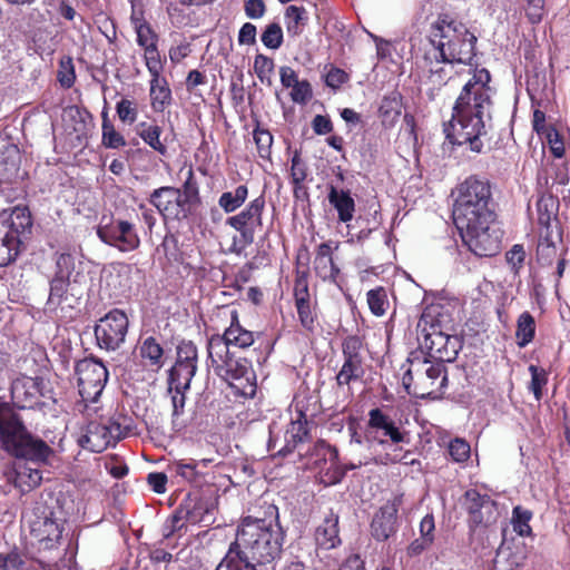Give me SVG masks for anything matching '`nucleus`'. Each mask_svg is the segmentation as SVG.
<instances>
[{
    "instance_id": "f257e3e1",
    "label": "nucleus",
    "mask_w": 570,
    "mask_h": 570,
    "mask_svg": "<svg viewBox=\"0 0 570 570\" xmlns=\"http://www.w3.org/2000/svg\"><path fill=\"white\" fill-rule=\"evenodd\" d=\"M495 217L488 179L469 176L458 185L453 219L463 243L479 257H491L500 250L502 232Z\"/></svg>"
},
{
    "instance_id": "f03ea898",
    "label": "nucleus",
    "mask_w": 570,
    "mask_h": 570,
    "mask_svg": "<svg viewBox=\"0 0 570 570\" xmlns=\"http://www.w3.org/2000/svg\"><path fill=\"white\" fill-rule=\"evenodd\" d=\"M490 72L482 68L475 70L472 78L463 86L455 105L451 120L452 134L446 137L453 144L469 145L471 151L481 153L482 137L491 120L492 89Z\"/></svg>"
},
{
    "instance_id": "7ed1b4c3",
    "label": "nucleus",
    "mask_w": 570,
    "mask_h": 570,
    "mask_svg": "<svg viewBox=\"0 0 570 570\" xmlns=\"http://www.w3.org/2000/svg\"><path fill=\"white\" fill-rule=\"evenodd\" d=\"M429 42L432 50L425 60L431 63H468L475 55L476 37L448 13L439 14L431 24Z\"/></svg>"
},
{
    "instance_id": "20e7f679",
    "label": "nucleus",
    "mask_w": 570,
    "mask_h": 570,
    "mask_svg": "<svg viewBox=\"0 0 570 570\" xmlns=\"http://www.w3.org/2000/svg\"><path fill=\"white\" fill-rule=\"evenodd\" d=\"M282 546L283 533L276 522L252 517L242 520L236 540L230 544L245 558L263 568H274L275 560L281 556Z\"/></svg>"
},
{
    "instance_id": "39448f33",
    "label": "nucleus",
    "mask_w": 570,
    "mask_h": 570,
    "mask_svg": "<svg viewBox=\"0 0 570 570\" xmlns=\"http://www.w3.org/2000/svg\"><path fill=\"white\" fill-rule=\"evenodd\" d=\"M208 360L215 374L226 381L239 395L255 393V374L250 362L237 355V351H228L224 343L207 346Z\"/></svg>"
},
{
    "instance_id": "423d86ee",
    "label": "nucleus",
    "mask_w": 570,
    "mask_h": 570,
    "mask_svg": "<svg viewBox=\"0 0 570 570\" xmlns=\"http://www.w3.org/2000/svg\"><path fill=\"white\" fill-rule=\"evenodd\" d=\"M409 363L410 366L402 377L406 392L420 399L439 397L448 382L444 364L425 357L410 358Z\"/></svg>"
},
{
    "instance_id": "0eeeda50",
    "label": "nucleus",
    "mask_w": 570,
    "mask_h": 570,
    "mask_svg": "<svg viewBox=\"0 0 570 570\" xmlns=\"http://www.w3.org/2000/svg\"><path fill=\"white\" fill-rule=\"evenodd\" d=\"M0 440L8 453L31 463L45 462L52 452L43 440L27 431L18 415L0 430Z\"/></svg>"
},
{
    "instance_id": "6e6552de",
    "label": "nucleus",
    "mask_w": 570,
    "mask_h": 570,
    "mask_svg": "<svg viewBox=\"0 0 570 570\" xmlns=\"http://www.w3.org/2000/svg\"><path fill=\"white\" fill-rule=\"evenodd\" d=\"M32 222L26 208L16 207L0 219V266H8L19 254L22 237L30 234Z\"/></svg>"
},
{
    "instance_id": "1a4fd4ad",
    "label": "nucleus",
    "mask_w": 570,
    "mask_h": 570,
    "mask_svg": "<svg viewBox=\"0 0 570 570\" xmlns=\"http://www.w3.org/2000/svg\"><path fill=\"white\" fill-rule=\"evenodd\" d=\"M65 518L60 512L38 508L30 521V535L39 551L58 549L65 531Z\"/></svg>"
},
{
    "instance_id": "9d476101",
    "label": "nucleus",
    "mask_w": 570,
    "mask_h": 570,
    "mask_svg": "<svg viewBox=\"0 0 570 570\" xmlns=\"http://www.w3.org/2000/svg\"><path fill=\"white\" fill-rule=\"evenodd\" d=\"M265 208V199L259 196L253 199L240 213L227 218L226 224L237 232L239 236L233 238L230 253L242 254L254 242L255 228L262 227V215Z\"/></svg>"
},
{
    "instance_id": "9b49d317",
    "label": "nucleus",
    "mask_w": 570,
    "mask_h": 570,
    "mask_svg": "<svg viewBox=\"0 0 570 570\" xmlns=\"http://www.w3.org/2000/svg\"><path fill=\"white\" fill-rule=\"evenodd\" d=\"M79 394L85 402H97L108 381V371L96 357H86L75 367Z\"/></svg>"
},
{
    "instance_id": "f8f14e48",
    "label": "nucleus",
    "mask_w": 570,
    "mask_h": 570,
    "mask_svg": "<svg viewBox=\"0 0 570 570\" xmlns=\"http://www.w3.org/2000/svg\"><path fill=\"white\" fill-rule=\"evenodd\" d=\"M129 320L125 312L115 308L99 320L95 326V336L100 348L116 351L126 340Z\"/></svg>"
},
{
    "instance_id": "ddd939ff",
    "label": "nucleus",
    "mask_w": 570,
    "mask_h": 570,
    "mask_svg": "<svg viewBox=\"0 0 570 570\" xmlns=\"http://www.w3.org/2000/svg\"><path fill=\"white\" fill-rule=\"evenodd\" d=\"M430 323L431 311H426L422 314L416 324L417 341L421 347L426 348L432 355L441 360H450L449 344H452V352L456 353L459 344L458 337L443 332H429L428 325Z\"/></svg>"
},
{
    "instance_id": "4468645a",
    "label": "nucleus",
    "mask_w": 570,
    "mask_h": 570,
    "mask_svg": "<svg viewBox=\"0 0 570 570\" xmlns=\"http://www.w3.org/2000/svg\"><path fill=\"white\" fill-rule=\"evenodd\" d=\"M462 504L469 514L470 523L474 527H489L499 518L497 503L488 494H481L475 489L465 491Z\"/></svg>"
},
{
    "instance_id": "2eb2a0df",
    "label": "nucleus",
    "mask_w": 570,
    "mask_h": 570,
    "mask_svg": "<svg viewBox=\"0 0 570 570\" xmlns=\"http://www.w3.org/2000/svg\"><path fill=\"white\" fill-rule=\"evenodd\" d=\"M366 429L368 436L375 440L379 445H385L389 441L399 444L405 441L406 434L402 432L394 421L380 409H372L368 412Z\"/></svg>"
},
{
    "instance_id": "dca6fc26",
    "label": "nucleus",
    "mask_w": 570,
    "mask_h": 570,
    "mask_svg": "<svg viewBox=\"0 0 570 570\" xmlns=\"http://www.w3.org/2000/svg\"><path fill=\"white\" fill-rule=\"evenodd\" d=\"M121 435V428L118 423L109 425L90 422L87 425L86 433L80 438L79 443L82 448L91 452L100 453L110 444L116 443Z\"/></svg>"
},
{
    "instance_id": "f3484780",
    "label": "nucleus",
    "mask_w": 570,
    "mask_h": 570,
    "mask_svg": "<svg viewBox=\"0 0 570 570\" xmlns=\"http://www.w3.org/2000/svg\"><path fill=\"white\" fill-rule=\"evenodd\" d=\"M98 237L106 244L116 246L120 250H132L139 246V238L134 226L126 220H117L110 225H100Z\"/></svg>"
},
{
    "instance_id": "a211bd4d",
    "label": "nucleus",
    "mask_w": 570,
    "mask_h": 570,
    "mask_svg": "<svg viewBox=\"0 0 570 570\" xmlns=\"http://www.w3.org/2000/svg\"><path fill=\"white\" fill-rule=\"evenodd\" d=\"M401 504L402 495H397L381 507L374 514L371 522V533L375 540L385 541L396 532L397 511Z\"/></svg>"
},
{
    "instance_id": "6ab92c4d",
    "label": "nucleus",
    "mask_w": 570,
    "mask_h": 570,
    "mask_svg": "<svg viewBox=\"0 0 570 570\" xmlns=\"http://www.w3.org/2000/svg\"><path fill=\"white\" fill-rule=\"evenodd\" d=\"M230 325L224 331L222 335H213L207 343V346H213L215 343L223 342L228 351L245 350L252 346L255 342L254 333L244 328L238 322V314L233 311L230 314Z\"/></svg>"
},
{
    "instance_id": "aec40b11",
    "label": "nucleus",
    "mask_w": 570,
    "mask_h": 570,
    "mask_svg": "<svg viewBox=\"0 0 570 570\" xmlns=\"http://www.w3.org/2000/svg\"><path fill=\"white\" fill-rule=\"evenodd\" d=\"M174 199V216L173 219L181 220L189 217L195 209V207L199 204V191L198 185L194 179V173L189 168L187 170V178L183 184L181 188H175Z\"/></svg>"
},
{
    "instance_id": "412c9836",
    "label": "nucleus",
    "mask_w": 570,
    "mask_h": 570,
    "mask_svg": "<svg viewBox=\"0 0 570 570\" xmlns=\"http://www.w3.org/2000/svg\"><path fill=\"white\" fill-rule=\"evenodd\" d=\"M213 504L200 499H187L171 517V532L180 531L186 522L204 521L203 515H212Z\"/></svg>"
},
{
    "instance_id": "4be33fe9",
    "label": "nucleus",
    "mask_w": 570,
    "mask_h": 570,
    "mask_svg": "<svg viewBox=\"0 0 570 570\" xmlns=\"http://www.w3.org/2000/svg\"><path fill=\"white\" fill-rule=\"evenodd\" d=\"M350 431L352 432L350 450L355 460L346 465V469L353 470L374 461V449H376L379 444L375 440L370 439L366 428L363 434L358 433L353 428H350Z\"/></svg>"
},
{
    "instance_id": "5701e85b",
    "label": "nucleus",
    "mask_w": 570,
    "mask_h": 570,
    "mask_svg": "<svg viewBox=\"0 0 570 570\" xmlns=\"http://www.w3.org/2000/svg\"><path fill=\"white\" fill-rule=\"evenodd\" d=\"M11 395L17 406L31 407L40 395L39 382L28 376L17 379L11 385Z\"/></svg>"
},
{
    "instance_id": "b1692460",
    "label": "nucleus",
    "mask_w": 570,
    "mask_h": 570,
    "mask_svg": "<svg viewBox=\"0 0 570 570\" xmlns=\"http://www.w3.org/2000/svg\"><path fill=\"white\" fill-rule=\"evenodd\" d=\"M306 417L302 412H298L297 419L292 420L288 424L285 434V444L277 449V454L286 456L292 453L297 444L302 443L307 438Z\"/></svg>"
},
{
    "instance_id": "393cba45",
    "label": "nucleus",
    "mask_w": 570,
    "mask_h": 570,
    "mask_svg": "<svg viewBox=\"0 0 570 570\" xmlns=\"http://www.w3.org/2000/svg\"><path fill=\"white\" fill-rule=\"evenodd\" d=\"M316 544L325 550L336 548L341 543L338 535V517L330 513L315 531Z\"/></svg>"
},
{
    "instance_id": "a878e982",
    "label": "nucleus",
    "mask_w": 570,
    "mask_h": 570,
    "mask_svg": "<svg viewBox=\"0 0 570 570\" xmlns=\"http://www.w3.org/2000/svg\"><path fill=\"white\" fill-rule=\"evenodd\" d=\"M8 478L9 480L12 479L14 487L22 493L30 492L32 489L40 485L42 480L41 472L28 463H19L16 465Z\"/></svg>"
},
{
    "instance_id": "bb28decb",
    "label": "nucleus",
    "mask_w": 570,
    "mask_h": 570,
    "mask_svg": "<svg viewBox=\"0 0 570 570\" xmlns=\"http://www.w3.org/2000/svg\"><path fill=\"white\" fill-rule=\"evenodd\" d=\"M55 275L61 276L78 285L86 283L82 263L77 262L76 257L69 253H61L57 256Z\"/></svg>"
},
{
    "instance_id": "cd10ccee",
    "label": "nucleus",
    "mask_w": 570,
    "mask_h": 570,
    "mask_svg": "<svg viewBox=\"0 0 570 570\" xmlns=\"http://www.w3.org/2000/svg\"><path fill=\"white\" fill-rule=\"evenodd\" d=\"M328 202L336 209L338 220L348 223L353 219L355 213V202L350 190L337 189L331 185L328 190Z\"/></svg>"
},
{
    "instance_id": "c85d7f7f",
    "label": "nucleus",
    "mask_w": 570,
    "mask_h": 570,
    "mask_svg": "<svg viewBox=\"0 0 570 570\" xmlns=\"http://www.w3.org/2000/svg\"><path fill=\"white\" fill-rule=\"evenodd\" d=\"M314 269L317 276L324 281H335L340 273V269L333 262L332 247L328 243H322L317 246Z\"/></svg>"
},
{
    "instance_id": "c756f323",
    "label": "nucleus",
    "mask_w": 570,
    "mask_h": 570,
    "mask_svg": "<svg viewBox=\"0 0 570 570\" xmlns=\"http://www.w3.org/2000/svg\"><path fill=\"white\" fill-rule=\"evenodd\" d=\"M215 570H274V568L258 567L256 562L245 558L237 549L229 547L226 556Z\"/></svg>"
},
{
    "instance_id": "7c9ffc66",
    "label": "nucleus",
    "mask_w": 570,
    "mask_h": 570,
    "mask_svg": "<svg viewBox=\"0 0 570 570\" xmlns=\"http://www.w3.org/2000/svg\"><path fill=\"white\" fill-rule=\"evenodd\" d=\"M151 107L157 112H163L171 104V90L165 78L154 77L150 80Z\"/></svg>"
},
{
    "instance_id": "2f4dec72",
    "label": "nucleus",
    "mask_w": 570,
    "mask_h": 570,
    "mask_svg": "<svg viewBox=\"0 0 570 570\" xmlns=\"http://www.w3.org/2000/svg\"><path fill=\"white\" fill-rule=\"evenodd\" d=\"M174 196H175V187L164 186V187L155 189L150 194L149 202L153 206H155L157 208L159 214L165 219H173V216L175 213V212H173V208L175 207L174 199H176Z\"/></svg>"
},
{
    "instance_id": "473e14b6",
    "label": "nucleus",
    "mask_w": 570,
    "mask_h": 570,
    "mask_svg": "<svg viewBox=\"0 0 570 570\" xmlns=\"http://www.w3.org/2000/svg\"><path fill=\"white\" fill-rule=\"evenodd\" d=\"M78 284L55 275L50 282V292L47 305L50 308L60 306L67 299V293L71 291V295L77 289Z\"/></svg>"
},
{
    "instance_id": "72a5a7b5",
    "label": "nucleus",
    "mask_w": 570,
    "mask_h": 570,
    "mask_svg": "<svg viewBox=\"0 0 570 570\" xmlns=\"http://www.w3.org/2000/svg\"><path fill=\"white\" fill-rule=\"evenodd\" d=\"M196 371L197 365L175 363L169 374L170 390L174 387L179 392L189 389Z\"/></svg>"
},
{
    "instance_id": "f704fd0d",
    "label": "nucleus",
    "mask_w": 570,
    "mask_h": 570,
    "mask_svg": "<svg viewBox=\"0 0 570 570\" xmlns=\"http://www.w3.org/2000/svg\"><path fill=\"white\" fill-rule=\"evenodd\" d=\"M131 23L137 35V43L142 49L157 46L158 36L147 21L134 12L131 16Z\"/></svg>"
},
{
    "instance_id": "c9c22d12",
    "label": "nucleus",
    "mask_w": 570,
    "mask_h": 570,
    "mask_svg": "<svg viewBox=\"0 0 570 570\" xmlns=\"http://www.w3.org/2000/svg\"><path fill=\"white\" fill-rule=\"evenodd\" d=\"M137 135L160 155L167 153V147L160 141L161 128L157 125L140 122L136 127Z\"/></svg>"
},
{
    "instance_id": "e433bc0d",
    "label": "nucleus",
    "mask_w": 570,
    "mask_h": 570,
    "mask_svg": "<svg viewBox=\"0 0 570 570\" xmlns=\"http://www.w3.org/2000/svg\"><path fill=\"white\" fill-rule=\"evenodd\" d=\"M248 188L245 185L237 186L232 191H225L219 196L218 205L227 214L234 213L246 202Z\"/></svg>"
},
{
    "instance_id": "4c0bfd02",
    "label": "nucleus",
    "mask_w": 570,
    "mask_h": 570,
    "mask_svg": "<svg viewBox=\"0 0 570 570\" xmlns=\"http://www.w3.org/2000/svg\"><path fill=\"white\" fill-rule=\"evenodd\" d=\"M139 355L148 365L160 368L163 366L164 350L153 336L145 338L139 345Z\"/></svg>"
},
{
    "instance_id": "58836bf2",
    "label": "nucleus",
    "mask_w": 570,
    "mask_h": 570,
    "mask_svg": "<svg viewBox=\"0 0 570 570\" xmlns=\"http://www.w3.org/2000/svg\"><path fill=\"white\" fill-rule=\"evenodd\" d=\"M538 223L544 228L543 234H551L550 228L557 227L556 202L552 197L541 198L538 204Z\"/></svg>"
},
{
    "instance_id": "ea45409f",
    "label": "nucleus",
    "mask_w": 570,
    "mask_h": 570,
    "mask_svg": "<svg viewBox=\"0 0 570 570\" xmlns=\"http://www.w3.org/2000/svg\"><path fill=\"white\" fill-rule=\"evenodd\" d=\"M535 321L529 312L520 314L517 321L515 337L520 347L527 346L534 337Z\"/></svg>"
},
{
    "instance_id": "a19ab883",
    "label": "nucleus",
    "mask_w": 570,
    "mask_h": 570,
    "mask_svg": "<svg viewBox=\"0 0 570 570\" xmlns=\"http://www.w3.org/2000/svg\"><path fill=\"white\" fill-rule=\"evenodd\" d=\"M285 18L287 20V32L292 36L301 35L303 27L308 20L306 9L298 6H288L285 11Z\"/></svg>"
},
{
    "instance_id": "79ce46f5",
    "label": "nucleus",
    "mask_w": 570,
    "mask_h": 570,
    "mask_svg": "<svg viewBox=\"0 0 570 570\" xmlns=\"http://www.w3.org/2000/svg\"><path fill=\"white\" fill-rule=\"evenodd\" d=\"M363 374L362 360L344 358L343 366L336 375L337 385H348L351 382L360 380Z\"/></svg>"
},
{
    "instance_id": "37998d69",
    "label": "nucleus",
    "mask_w": 570,
    "mask_h": 570,
    "mask_svg": "<svg viewBox=\"0 0 570 570\" xmlns=\"http://www.w3.org/2000/svg\"><path fill=\"white\" fill-rule=\"evenodd\" d=\"M209 462V460H202L200 463L206 466L207 463ZM199 465V462L195 461V460H189V461H176V462H173L170 465H169V470L170 472L175 473L176 475H179L181 476L183 479L189 481V482H193L195 481L198 475L200 474L197 470Z\"/></svg>"
},
{
    "instance_id": "c03bdc74",
    "label": "nucleus",
    "mask_w": 570,
    "mask_h": 570,
    "mask_svg": "<svg viewBox=\"0 0 570 570\" xmlns=\"http://www.w3.org/2000/svg\"><path fill=\"white\" fill-rule=\"evenodd\" d=\"M367 304L371 312L376 316L385 314L389 301L383 287H377L367 292Z\"/></svg>"
},
{
    "instance_id": "a18cd8bd",
    "label": "nucleus",
    "mask_w": 570,
    "mask_h": 570,
    "mask_svg": "<svg viewBox=\"0 0 570 570\" xmlns=\"http://www.w3.org/2000/svg\"><path fill=\"white\" fill-rule=\"evenodd\" d=\"M531 518V511L525 510L520 505L515 507L512 512L513 530L521 537L530 535L531 527L529 525V521Z\"/></svg>"
},
{
    "instance_id": "49530a36",
    "label": "nucleus",
    "mask_w": 570,
    "mask_h": 570,
    "mask_svg": "<svg viewBox=\"0 0 570 570\" xmlns=\"http://www.w3.org/2000/svg\"><path fill=\"white\" fill-rule=\"evenodd\" d=\"M541 237L542 239L539 242L537 248L538 259L542 264L549 265L557 256V247L553 243L552 234H543V230H541Z\"/></svg>"
},
{
    "instance_id": "de8ad7c7",
    "label": "nucleus",
    "mask_w": 570,
    "mask_h": 570,
    "mask_svg": "<svg viewBox=\"0 0 570 570\" xmlns=\"http://www.w3.org/2000/svg\"><path fill=\"white\" fill-rule=\"evenodd\" d=\"M261 39L264 46L268 49H278L283 43L282 27L276 22L269 23L266 26Z\"/></svg>"
},
{
    "instance_id": "09e8293b",
    "label": "nucleus",
    "mask_w": 570,
    "mask_h": 570,
    "mask_svg": "<svg viewBox=\"0 0 570 570\" xmlns=\"http://www.w3.org/2000/svg\"><path fill=\"white\" fill-rule=\"evenodd\" d=\"M144 59L151 78L161 76L164 65L157 46L144 49Z\"/></svg>"
},
{
    "instance_id": "8fccbe9b",
    "label": "nucleus",
    "mask_w": 570,
    "mask_h": 570,
    "mask_svg": "<svg viewBox=\"0 0 570 570\" xmlns=\"http://www.w3.org/2000/svg\"><path fill=\"white\" fill-rule=\"evenodd\" d=\"M102 144L107 148H119L126 145V140L114 127L110 121H104L102 126Z\"/></svg>"
},
{
    "instance_id": "3c124183",
    "label": "nucleus",
    "mask_w": 570,
    "mask_h": 570,
    "mask_svg": "<svg viewBox=\"0 0 570 570\" xmlns=\"http://www.w3.org/2000/svg\"><path fill=\"white\" fill-rule=\"evenodd\" d=\"M176 363L197 365V347L193 342H181L178 345Z\"/></svg>"
},
{
    "instance_id": "603ef678",
    "label": "nucleus",
    "mask_w": 570,
    "mask_h": 570,
    "mask_svg": "<svg viewBox=\"0 0 570 570\" xmlns=\"http://www.w3.org/2000/svg\"><path fill=\"white\" fill-rule=\"evenodd\" d=\"M529 371L531 372L530 390L533 392L537 401L542 397V387L547 384V373L544 370H539L534 365H530Z\"/></svg>"
},
{
    "instance_id": "864d4df0",
    "label": "nucleus",
    "mask_w": 570,
    "mask_h": 570,
    "mask_svg": "<svg viewBox=\"0 0 570 570\" xmlns=\"http://www.w3.org/2000/svg\"><path fill=\"white\" fill-rule=\"evenodd\" d=\"M541 137L547 140L549 148L556 158H562L564 156V144L556 128L548 129V131Z\"/></svg>"
},
{
    "instance_id": "5fc2aeb1",
    "label": "nucleus",
    "mask_w": 570,
    "mask_h": 570,
    "mask_svg": "<svg viewBox=\"0 0 570 570\" xmlns=\"http://www.w3.org/2000/svg\"><path fill=\"white\" fill-rule=\"evenodd\" d=\"M362 348V341L358 336H347L343 344V355L346 360H362L360 351Z\"/></svg>"
},
{
    "instance_id": "6e6d98bb",
    "label": "nucleus",
    "mask_w": 570,
    "mask_h": 570,
    "mask_svg": "<svg viewBox=\"0 0 570 570\" xmlns=\"http://www.w3.org/2000/svg\"><path fill=\"white\" fill-rule=\"evenodd\" d=\"M254 70L257 77L264 81V79L269 78L274 70V61L272 58L257 55L254 60Z\"/></svg>"
},
{
    "instance_id": "4d7b16f0",
    "label": "nucleus",
    "mask_w": 570,
    "mask_h": 570,
    "mask_svg": "<svg viewBox=\"0 0 570 570\" xmlns=\"http://www.w3.org/2000/svg\"><path fill=\"white\" fill-rule=\"evenodd\" d=\"M75 69L70 58L60 61V68L58 70V80L65 88H70L75 82Z\"/></svg>"
},
{
    "instance_id": "13d9d810",
    "label": "nucleus",
    "mask_w": 570,
    "mask_h": 570,
    "mask_svg": "<svg viewBox=\"0 0 570 570\" xmlns=\"http://www.w3.org/2000/svg\"><path fill=\"white\" fill-rule=\"evenodd\" d=\"M291 98L296 104H306L312 98V87L307 80H302L292 87Z\"/></svg>"
},
{
    "instance_id": "bf43d9fd",
    "label": "nucleus",
    "mask_w": 570,
    "mask_h": 570,
    "mask_svg": "<svg viewBox=\"0 0 570 570\" xmlns=\"http://www.w3.org/2000/svg\"><path fill=\"white\" fill-rule=\"evenodd\" d=\"M254 140L257 145L258 153L262 157H266L269 154L273 136L266 129H255L254 130Z\"/></svg>"
},
{
    "instance_id": "052dcab7",
    "label": "nucleus",
    "mask_w": 570,
    "mask_h": 570,
    "mask_svg": "<svg viewBox=\"0 0 570 570\" xmlns=\"http://www.w3.org/2000/svg\"><path fill=\"white\" fill-rule=\"evenodd\" d=\"M117 115L124 122L132 124L137 118V109L134 102L128 99H121L116 106Z\"/></svg>"
},
{
    "instance_id": "680f3d73",
    "label": "nucleus",
    "mask_w": 570,
    "mask_h": 570,
    "mask_svg": "<svg viewBox=\"0 0 570 570\" xmlns=\"http://www.w3.org/2000/svg\"><path fill=\"white\" fill-rule=\"evenodd\" d=\"M23 563V559L17 550L0 553V570H21Z\"/></svg>"
},
{
    "instance_id": "e2e57ef3",
    "label": "nucleus",
    "mask_w": 570,
    "mask_h": 570,
    "mask_svg": "<svg viewBox=\"0 0 570 570\" xmlns=\"http://www.w3.org/2000/svg\"><path fill=\"white\" fill-rule=\"evenodd\" d=\"M527 3L525 14L533 24L539 23L544 14V0H523Z\"/></svg>"
},
{
    "instance_id": "0e129e2a",
    "label": "nucleus",
    "mask_w": 570,
    "mask_h": 570,
    "mask_svg": "<svg viewBox=\"0 0 570 570\" xmlns=\"http://www.w3.org/2000/svg\"><path fill=\"white\" fill-rule=\"evenodd\" d=\"M449 452L456 462H464L470 455V445L462 439H455L449 445Z\"/></svg>"
},
{
    "instance_id": "69168bd1",
    "label": "nucleus",
    "mask_w": 570,
    "mask_h": 570,
    "mask_svg": "<svg viewBox=\"0 0 570 570\" xmlns=\"http://www.w3.org/2000/svg\"><path fill=\"white\" fill-rule=\"evenodd\" d=\"M401 101L396 96L385 97L380 106V112L384 117L394 119L401 115Z\"/></svg>"
},
{
    "instance_id": "338daca9",
    "label": "nucleus",
    "mask_w": 570,
    "mask_h": 570,
    "mask_svg": "<svg viewBox=\"0 0 570 570\" xmlns=\"http://www.w3.org/2000/svg\"><path fill=\"white\" fill-rule=\"evenodd\" d=\"M299 322L308 331L314 328V316L309 306V301L295 303Z\"/></svg>"
},
{
    "instance_id": "774afa93",
    "label": "nucleus",
    "mask_w": 570,
    "mask_h": 570,
    "mask_svg": "<svg viewBox=\"0 0 570 570\" xmlns=\"http://www.w3.org/2000/svg\"><path fill=\"white\" fill-rule=\"evenodd\" d=\"M295 303L309 301L308 282L305 274L297 275L294 285Z\"/></svg>"
}]
</instances>
